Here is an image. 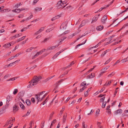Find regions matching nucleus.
<instances>
[{
  "instance_id": "603ef678",
  "label": "nucleus",
  "mask_w": 128,
  "mask_h": 128,
  "mask_svg": "<svg viewBox=\"0 0 128 128\" xmlns=\"http://www.w3.org/2000/svg\"><path fill=\"white\" fill-rule=\"evenodd\" d=\"M50 79H51V78H50V77H48V78L45 80H44V81L45 82H46L48 81Z\"/></svg>"
},
{
  "instance_id": "aec40b11",
  "label": "nucleus",
  "mask_w": 128,
  "mask_h": 128,
  "mask_svg": "<svg viewBox=\"0 0 128 128\" xmlns=\"http://www.w3.org/2000/svg\"><path fill=\"white\" fill-rule=\"evenodd\" d=\"M60 54V53H59V52H58L56 54H55L53 56V59H55L58 56V55H59V54Z\"/></svg>"
},
{
  "instance_id": "69168bd1",
  "label": "nucleus",
  "mask_w": 128,
  "mask_h": 128,
  "mask_svg": "<svg viewBox=\"0 0 128 128\" xmlns=\"http://www.w3.org/2000/svg\"><path fill=\"white\" fill-rule=\"evenodd\" d=\"M64 80H63L62 79H61L60 80H59L57 83L58 84L60 83L61 82H63Z\"/></svg>"
},
{
  "instance_id": "2eb2a0df",
  "label": "nucleus",
  "mask_w": 128,
  "mask_h": 128,
  "mask_svg": "<svg viewBox=\"0 0 128 128\" xmlns=\"http://www.w3.org/2000/svg\"><path fill=\"white\" fill-rule=\"evenodd\" d=\"M12 97H10V95L8 96L7 97V102H8L9 101L11 100L12 98Z\"/></svg>"
},
{
  "instance_id": "4468645a",
  "label": "nucleus",
  "mask_w": 128,
  "mask_h": 128,
  "mask_svg": "<svg viewBox=\"0 0 128 128\" xmlns=\"http://www.w3.org/2000/svg\"><path fill=\"white\" fill-rule=\"evenodd\" d=\"M65 4V2L64 1L63 2H62V4H61V5L58 6L57 7L58 9H59L61 8H62L63 6H64V3Z\"/></svg>"
},
{
  "instance_id": "e433bc0d",
  "label": "nucleus",
  "mask_w": 128,
  "mask_h": 128,
  "mask_svg": "<svg viewBox=\"0 0 128 128\" xmlns=\"http://www.w3.org/2000/svg\"><path fill=\"white\" fill-rule=\"evenodd\" d=\"M106 8V7H102L98 11L95 12V13H97L98 12H100L102 11L103 9Z\"/></svg>"
},
{
  "instance_id": "4c0bfd02",
  "label": "nucleus",
  "mask_w": 128,
  "mask_h": 128,
  "mask_svg": "<svg viewBox=\"0 0 128 128\" xmlns=\"http://www.w3.org/2000/svg\"><path fill=\"white\" fill-rule=\"evenodd\" d=\"M21 4L20 3H17L16 4L15 6V7H16L17 8H18L20 6H21Z\"/></svg>"
},
{
  "instance_id": "a18cd8bd",
  "label": "nucleus",
  "mask_w": 128,
  "mask_h": 128,
  "mask_svg": "<svg viewBox=\"0 0 128 128\" xmlns=\"http://www.w3.org/2000/svg\"><path fill=\"white\" fill-rule=\"evenodd\" d=\"M114 74H115V73L114 72H112L111 74H109L108 76V77L111 76H114Z\"/></svg>"
},
{
  "instance_id": "393cba45",
  "label": "nucleus",
  "mask_w": 128,
  "mask_h": 128,
  "mask_svg": "<svg viewBox=\"0 0 128 128\" xmlns=\"http://www.w3.org/2000/svg\"><path fill=\"white\" fill-rule=\"evenodd\" d=\"M66 117H67V115H66V116L64 115L63 116V120L62 121L64 123L66 121Z\"/></svg>"
},
{
  "instance_id": "dca6fc26",
  "label": "nucleus",
  "mask_w": 128,
  "mask_h": 128,
  "mask_svg": "<svg viewBox=\"0 0 128 128\" xmlns=\"http://www.w3.org/2000/svg\"><path fill=\"white\" fill-rule=\"evenodd\" d=\"M79 33L78 32L77 33H74V34H72V35H70L69 36L68 38H72L75 36V35L77 34L78 33Z\"/></svg>"
},
{
  "instance_id": "3c124183",
  "label": "nucleus",
  "mask_w": 128,
  "mask_h": 128,
  "mask_svg": "<svg viewBox=\"0 0 128 128\" xmlns=\"http://www.w3.org/2000/svg\"><path fill=\"white\" fill-rule=\"evenodd\" d=\"M56 84H57V85L56 86H55V87L54 89V90H56L58 88V87L59 84H58V83H56Z\"/></svg>"
},
{
  "instance_id": "052dcab7",
  "label": "nucleus",
  "mask_w": 128,
  "mask_h": 128,
  "mask_svg": "<svg viewBox=\"0 0 128 128\" xmlns=\"http://www.w3.org/2000/svg\"><path fill=\"white\" fill-rule=\"evenodd\" d=\"M40 32L38 31L36 32L34 34V35H36L38 34H40Z\"/></svg>"
},
{
  "instance_id": "bb28decb",
  "label": "nucleus",
  "mask_w": 128,
  "mask_h": 128,
  "mask_svg": "<svg viewBox=\"0 0 128 128\" xmlns=\"http://www.w3.org/2000/svg\"><path fill=\"white\" fill-rule=\"evenodd\" d=\"M122 62H124L128 61V56L126 58H124L121 60Z\"/></svg>"
},
{
  "instance_id": "e2e57ef3",
  "label": "nucleus",
  "mask_w": 128,
  "mask_h": 128,
  "mask_svg": "<svg viewBox=\"0 0 128 128\" xmlns=\"http://www.w3.org/2000/svg\"><path fill=\"white\" fill-rule=\"evenodd\" d=\"M120 61L119 60H118L116 62H115L114 64V66L116 65L118 63L120 62Z\"/></svg>"
},
{
  "instance_id": "ea45409f",
  "label": "nucleus",
  "mask_w": 128,
  "mask_h": 128,
  "mask_svg": "<svg viewBox=\"0 0 128 128\" xmlns=\"http://www.w3.org/2000/svg\"><path fill=\"white\" fill-rule=\"evenodd\" d=\"M18 90L17 89H15L14 91L13 92V94H16L18 92Z\"/></svg>"
},
{
  "instance_id": "f03ea898",
  "label": "nucleus",
  "mask_w": 128,
  "mask_h": 128,
  "mask_svg": "<svg viewBox=\"0 0 128 128\" xmlns=\"http://www.w3.org/2000/svg\"><path fill=\"white\" fill-rule=\"evenodd\" d=\"M14 119L12 118H10L8 120V122H6V124L4 126L5 127L7 126L9 124H11L12 122H14L15 121V118H14Z\"/></svg>"
},
{
  "instance_id": "20e7f679",
  "label": "nucleus",
  "mask_w": 128,
  "mask_h": 128,
  "mask_svg": "<svg viewBox=\"0 0 128 128\" xmlns=\"http://www.w3.org/2000/svg\"><path fill=\"white\" fill-rule=\"evenodd\" d=\"M66 24L65 23H62L60 26V28L61 29L65 30L66 29Z\"/></svg>"
},
{
  "instance_id": "c756f323",
  "label": "nucleus",
  "mask_w": 128,
  "mask_h": 128,
  "mask_svg": "<svg viewBox=\"0 0 128 128\" xmlns=\"http://www.w3.org/2000/svg\"><path fill=\"white\" fill-rule=\"evenodd\" d=\"M17 10H17V11H19L17 13H19L22 10H25V9L24 8H18L17 9Z\"/></svg>"
},
{
  "instance_id": "9b49d317",
  "label": "nucleus",
  "mask_w": 128,
  "mask_h": 128,
  "mask_svg": "<svg viewBox=\"0 0 128 128\" xmlns=\"http://www.w3.org/2000/svg\"><path fill=\"white\" fill-rule=\"evenodd\" d=\"M18 110V107L15 104L13 108V110L14 112H16Z\"/></svg>"
},
{
  "instance_id": "f3484780",
  "label": "nucleus",
  "mask_w": 128,
  "mask_h": 128,
  "mask_svg": "<svg viewBox=\"0 0 128 128\" xmlns=\"http://www.w3.org/2000/svg\"><path fill=\"white\" fill-rule=\"evenodd\" d=\"M19 105L20 107L23 110H24L25 109V107L24 105L21 102L19 103Z\"/></svg>"
},
{
  "instance_id": "cd10ccee",
  "label": "nucleus",
  "mask_w": 128,
  "mask_h": 128,
  "mask_svg": "<svg viewBox=\"0 0 128 128\" xmlns=\"http://www.w3.org/2000/svg\"><path fill=\"white\" fill-rule=\"evenodd\" d=\"M50 38V37H49L48 38H45L44 40L42 42L44 43L45 42H46Z\"/></svg>"
},
{
  "instance_id": "72a5a7b5",
  "label": "nucleus",
  "mask_w": 128,
  "mask_h": 128,
  "mask_svg": "<svg viewBox=\"0 0 128 128\" xmlns=\"http://www.w3.org/2000/svg\"><path fill=\"white\" fill-rule=\"evenodd\" d=\"M105 98V97L104 96L102 98H101L100 100V102H103L104 101Z\"/></svg>"
},
{
  "instance_id": "49530a36",
  "label": "nucleus",
  "mask_w": 128,
  "mask_h": 128,
  "mask_svg": "<svg viewBox=\"0 0 128 128\" xmlns=\"http://www.w3.org/2000/svg\"><path fill=\"white\" fill-rule=\"evenodd\" d=\"M42 54V52L41 51H39V52H37L36 54V56H38L40 54Z\"/></svg>"
},
{
  "instance_id": "de8ad7c7",
  "label": "nucleus",
  "mask_w": 128,
  "mask_h": 128,
  "mask_svg": "<svg viewBox=\"0 0 128 128\" xmlns=\"http://www.w3.org/2000/svg\"><path fill=\"white\" fill-rule=\"evenodd\" d=\"M44 27H42L40 28V29L38 30V31L41 32H42L44 30Z\"/></svg>"
},
{
  "instance_id": "338daca9",
  "label": "nucleus",
  "mask_w": 128,
  "mask_h": 128,
  "mask_svg": "<svg viewBox=\"0 0 128 128\" xmlns=\"http://www.w3.org/2000/svg\"><path fill=\"white\" fill-rule=\"evenodd\" d=\"M31 100L32 102L34 103L35 102V100L34 98H32L31 99Z\"/></svg>"
},
{
  "instance_id": "f704fd0d",
  "label": "nucleus",
  "mask_w": 128,
  "mask_h": 128,
  "mask_svg": "<svg viewBox=\"0 0 128 128\" xmlns=\"http://www.w3.org/2000/svg\"><path fill=\"white\" fill-rule=\"evenodd\" d=\"M82 126H83V128H87V126L86 125V126H85V122H83L82 124Z\"/></svg>"
},
{
  "instance_id": "7c9ffc66",
  "label": "nucleus",
  "mask_w": 128,
  "mask_h": 128,
  "mask_svg": "<svg viewBox=\"0 0 128 128\" xmlns=\"http://www.w3.org/2000/svg\"><path fill=\"white\" fill-rule=\"evenodd\" d=\"M110 67L109 66H107L106 67L104 68V69H103L101 70L102 71H105V72H106V70H107Z\"/></svg>"
},
{
  "instance_id": "39448f33",
  "label": "nucleus",
  "mask_w": 128,
  "mask_h": 128,
  "mask_svg": "<svg viewBox=\"0 0 128 128\" xmlns=\"http://www.w3.org/2000/svg\"><path fill=\"white\" fill-rule=\"evenodd\" d=\"M59 45H56L55 46H50L49 47L47 48L48 50H51L54 49L55 48L58 46Z\"/></svg>"
},
{
  "instance_id": "09e8293b",
  "label": "nucleus",
  "mask_w": 128,
  "mask_h": 128,
  "mask_svg": "<svg viewBox=\"0 0 128 128\" xmlns=\"http://www.w3.org/2000/svg\"><path fill=\"white\" fill-rule=\"evenodd\" d=\"M86 83L85 81H84L81 84V85L83 86L86 85Z\"/></svg>"
},
{
  "instance_id": "c9c22d12",
  "label": "nucleus",
  "mask_w": 128,
  "mask_h": 128,
  "mask_svg": "<svg viewBox=\"0 0 128 128\" xmlns=\"http://www.w3.org/2000/svg\"><path fill=\"white\" fill-rule=\"evenodd\" d=\"M86 87L85 86H84L82 88H81L79 91V92H81L83 91L86 88Z\"/></svg>"
},
{
  "instance_id": "473e14b6",
  "label": "nucleus",
  "mask_w": 128,
  "mask_h": 128,
  "mask_svg": "<svg viewBox=\"0 0 128 128\" xmlns=\"http://www.w3.org/2000/svg\"><path fill=\"white\" fill-rule=\"evenodd\" d=\"M54 112H53L52 113H51L50 114V118H49V120H51L52 119V118L53 116V114H54Z\"/></svg>"
},
{
  "instance_id": "5701e85b",
  "label": "nucleus",
  "mask_w": 128,
  "mask_h": 128,
  "mask_svg": "<svg viewBox=\"0 0 128 128\" xmlns=\"http://www.w3.org/2000/svg\"><path fill=\"white\" fill-rule=\"evenodd\" d=\"M112 80H111L109 81L108 82H106L105 84H104V86H106L107 85H109L112 82Z\"/></svg>"
},
{
  "instance_id": "79ce46f5",
  "label": "nucleus",
  "mask_w": 128,
  "mask_h": 128,
  "mask_svg": "<svg viewBox=\"0 0 128 128\" xmlns=\"http://www.w3.org/2000/svg\"><path fill=\"white\" fill-rule=\"evenodd\" d=\"M33 15L32 14L30 15L28 17L26 18V20H28L31 19Z\"/></svg>"
},
{
  "instance_id": "423d86ee",
  "label": "nucleus",
  "mask_w": 128,
  "mask_h": 128,
  "mask_svg": "<svg viewBox=\"0 0 128 128\" xmlns=\"http://www.w3.org/2000/svg\"><path fill=\"white\" fill-rule=\"evenodd\" d=\"M99 16L100 14H99L96 17H94L93 18L91 22V23H92L93 22H96L98 20Z\"/></svg>"
},
{
  "instance_id": "0e129e2a",
  "label": "nucleus",
  "mask_w": 128,
  "mask_h": 128,
  "mask_svg": "<svg viewBox=\"0 0 128 128\" xmlns=\"http://www.w3.org/2000/svg\"><path fill=\"white\" fill-rule=\"evenodd\" d=\"M14 56H12L10 58L8 59V60H10L12 59H14Z\"/></svg>"
},
{
  "instance_id": "680f3d73",
  "label": "nucleus",
  "mask_w": 128,
  "mask_h": 128,
  "mask_svg": "<svg viewBox=\"0 0 128 128\" xmlns=\"http://www.w3.org/2000/svg\"><path fill=\"white\" fill-rule=\"evenodd\" d=\"M6 12V9H4L3 10H2L0 11V12Z\"/></svg>"
},
{
  "instance_id": "f257e3e1",
  "label": "nucleus",
  "mask_w": 128,
  "mask_h": 128,
  "mask_svg": "<svg viewBox=\"0 0 128 128\" xmlns=\"http://www.w3.org/2000/svg\"><path fill=\"white\" fill-rule=\"evenodd\" d=\"M42 79V78L40 76H34L32 79L29 82L30 84L28 86V87H32L33 86L40 83V80Z\"/></svg>"
},
{
  "instance_id": "6ab92c4d",
  "label": "nucleus",
  "mask_w": 128,
  "mask_h": 128,
  "mask_svg": "<svg viewBox=\"0 0 128 128\" xmlns=\"http://www.w3.org/2000/svg\"><path fill=\"white\" fill-rule=\"evenodd\" d=\"M68 71H67L65 72L64 74H63L61 75L59 77V78H62L64 76H65L66 74L68 73Z\"/></svg>"
},
{
  "instance_id": "864d4df0",
  "label": "nucleus",
  "mask_w": 128,
  "mask_h": 128,
  "mask_svg": "<svg viewBox=\"0 0 128 128\" xmlns=\"http://www.w3.org/2000/svg\"><path fill=\"white\" fill-rule=\"evenodd\" d=\"M15 80V79L14 78H10L8 80H7V81H10V80L13 81Z\"/></svg>"
},
{
  "instance_id": "13d9d810",
  "label": "nucleus",
  "mask_w": 128,
  "mask_h": 128,
  "mask_svg": "<svg viewBox=\"0 0 128 128\" xmlns=\"http://www.w3.org/2000/svg\"><path fill=\"white\" fill-rule=\"evenodd\" d=\"M118 88H116L115 90V92H114V95H115L116 94L118 90Z\"/></svg>"
},
{
  "instance_id": "a878e982",
  "label": "nucleus",
  "mask_w": 128,
  "mask_h": 128,
  "mask_svg": "<svg viewBox=\"0 0 128 128\" xmlns=\"http://www.w3.org/2000/svg\"><path fill=\"white\" fill-rule=\"evenodd\" d=\"M35 11H40L42 10V8H41L37 7L35 8Z\"/></svg>"
},
{
  "instance_id": "0eeeda50",
  "label": "nucleus",
  "mask_w": 128,
  "mask_h": 128,
  "mask_svg": "<svg viewBox=\"0 0 128 128\" xmlns=\"http://www.w3.org/2000/svg\"><path fill=\"white\" fill-rule=\"evenodd\" d=\"M122 110L121 109H119L116 110L114 112V114H116L118 113H122Z\"/></svg>"
},
{
  "instance_id": "9d476101",
  "label": "nucleus",
  "mask_w": 128,
  "mask_h": 128,
  "mask_svg": "<svg viewBox=\"0 0 128 128\" xmlns=\"http://www.w3.org/2000/svg\"><path fill=\"white\" fill-rule=\"evenodd\" d=\"M86 21L85 20H83L81 24L80 25V27H82V26L85 25L86 23Z\"/></svg>"
},
{
  "instance_id": "c85d7f7f",
  "label": "nucleus",
  "mask_w": 128,
  "mask_h": 128,
  "mask_svg": "<svg viewBox=\"0 0 128 128\" xmlns=\"http://www.w3.org/2000/svg\"><path fill=\"white\" fill-rule=\"evenodd\" d=\"M105 72V71H102L98 75V77L99 78Z\"/></svg>"
},
{
  "instance_id": "8fccbe9b",
  "label": "nucleus",
  "mask_w": 128,
  "mask_h": 128,
  "mask_svg": "<svg viewBox=\"0 0 128 128\" xmlns=\"http://www.w3.org/2000/svg\"><path fill=\"white\" fill-rule=\"evenodd\" d=\"M27 29V27H24L21 30V32H22L24 31H25Z\"/></svg>"
},
{
  "instance_id": "2f4dec72",
  "label": "nucleus",
  "mask_w": 128,
  "mask_h": 128,
  "mask_svg": "<svg viewBox=\"0 0 128 128\" xmlns=\"http://www.w3.org/2000/svg\"><path fill=\"white\" fill-rule=\"evenodd\" d=\"M62 0H60V1H58L57 4V8L58 6L61 5V4H62Z\"/></svg>"
},
{
  "instance_id": "ddd939ff",
  "label": "nucleus",
  "mask_w": 128,
  "mask_h": 128,
  "mask_svg": "<svg viewBox=\"0 0 128 128\" xmlns=\"http://www.w3.org/2000/svg\"><path fill=\"white\" fill-rule=\"evenodd\" d=\"M10 46V44L9 43H8L4 44L3 46L4 48H8Z\"/></svg>"
},
{
  "instance_id": "1a4fd4ad",
  "label": "nucleus",
  "mask_w": 128,
  "mask_h": 128,
  "mask_svg": "<svg viewBox=\"0 0 128 128\" xmlns=\"http://www.w3.org/2000/svg\"><path fill=\"white\" fill-rule=\"evenodd\" d=\"M104 28L103 26H100L97 27L96 29L98 30H102Z\"/></svg>"
},
{
  "instance_id": "412c9836",
  "label": "nucleus",
  "mask_w": 128,
  "mask_h": 128,
  "mask_svg": "<svg viewBox=\"0 0 128 128\" xmlns=\"http://www.w3.org/2000/svg\"><path fill=\"white\" fill-rule=\"evenodd\" d=\"M33 48H34L33 47H32L30 48H28L26 50V52H30L32 51V49Z\"/></svg>"
},
{
  "instance_id": "7ed1b4c3",
  "label": "nucleus",
  "mask_w": 128,
  "mask_h": 128,
  "mask_svg": "<svg viewBox=\"0 0 128 128\" xmlns=\"http://www.w3.org/2000/svg\"><path fill=\"white\" fill-rule=\"evenodd\" d=\"M107 18L106 16V15H104L101 20V22L102 24H104L105 23Z\"/></svg>"
},
{
  "instance_id": "6e6d98bb",
  "label": "nucleus",
  "mask_w": 128,
  "mask_h": 128,
  "mask_svg": "<svg viewBox=\"0 0 128 128\" xmlns=\"http://www.w3.org/2000/svg\"><path fill=\"white\" fill-rule=\"evenodd\" d=\"M46 94H44L43 96L41 98H40V101H41L42 100H43V98L46 96Z\"/></svg>"
},
{
  "instance_id": "c03bdc74",
  "label": "nucleus",
  "mask_w": 128,
  "mask_h": 128,
  "mask_svg": "<svg viewBox=\"0 0 128 128\" xmlns=\"http://www.w3.org/2000/svg\"><path fill=\"white\" fill-rule=\"evenodd\" d=\"M10 76V75L8 74H7L5 76H4V78L5 79H6L7 78H8Z\"/></svg>"
},
{
  "instance_id": "a211bd4d",
  "label": "nucleus",
  "mask_w": 128,
  "mask_h": 128,
  "mask_svg": "<svg viewBox=\"0 0 128 128\" xmlns=\"http://www.w3.org/2000/svg\"><path fill=\"white\" fill-rule=\"evenodd\" d=\"M26 103L28 106H30L31 104V101L30 100H26Z\"/></svg>"
},
{
  "instance_id": "4d7b16f0",
  "label": "nucleus",
  "mask_w": 128,
  "mask_h": 128,
  "mask_svg": "<svg viewBox=\"0 0 128 128\" xmlns=\"http://www.w3.org/2000/svg\"><path fill=\"white\" fill-rule=\"evenodd\" d=\"M106 112L108 114H110L111 113V111L110 109L107 110Z\"/></svg>"
},
{
  "instance_id": "bf43d9fd",
  "label": "nucleus",
  "mask_w": 128,
  "mask_h": 128,
  "mask_svg": "<svg viewBox=\"0 0 128 128\" xmlns=\"http://www.w3.org/2000/svg\"><path fill=\"white\" fill-rule=\"evenodd\" d=\"M84 94L85 96H88V93L86 91L84 92Z\"/></svg>"
},
{
  "instance_id": "58836bf2",
  "label": "nucleus",
  "mask_w": 128,
  "mask_h": 128,
  "mask_svg": "<svg viewBox=\"0 0 128 128\" xmlns=\"http://www.w3.org/2000/svg\"><path fill=\"white\" fill-rule=\"evenodd\" d=\"M18 35H19L18 34H16L14 36L12 37V38L13 39H14L15 38H17L18 37H19Z\"/></svg>"
},
{
  "instance_id": "f8f14e48",
  "label": "nucleus",
  "mask_w": 128,
  "mask_h": 128,
  "mask_svg": "<svg viewBox=\"0 0 128 128\" xmlns=\"http://www.w3.org/2000/svg\"><path fill=\"white\" fill-rule=\"evenodd\" d=\"M95 76V73H93V74L91 73V75H89L88 76L89 78H94Z\"/></svg>"
},
{
  "instance_id": "b1692460",
  "label": "nucleus",
  "mask_w": 128,
  "mask_h": 128,
  "mask_svg": "<svg viewBox=\"0 0 128 128\" xmlns=\"http://www.w3.org/2000/svg\"><path fill=\"white\" fill-rule=\"evenodd\" d=\"M86 40L85 41V42L84 43H82V44H78L76 45L75 47V48H76L78 47L79 46H80L82 44H84L86 42Z\"/></svg>"
},
{
  "instance_id": "a19ab883",
  "label": "nucleus",
  "mask_w": 128,
  "mask_h": 128,
  "mask_svg": "<svg viewBox=\"0 0 128 128\" xmlns=\"http://www.w3.org/2000/svg\"><path fill=\"white\" fill-rule=\"evenodd\" d=\"M65 108V106H63L62 108V110L60 111V112L61 113V114H62L64 111V109Z\"/></svg>"
},
{
  "instance_id": "5fc2aeb1",
  "label": "nucleus",
  "mask_w": 128,
  "mask_h": 128,
  "mask_svg": "<svg viewBox=\"0 0 128 128\" xmlns=\"http://www.w3.org/2000/svg\"><path fill=\"white\" fill-rule=\"evenodd\" d=\"M101 123L100 122H97V124L98 126L99 127H100V126H101Z\"/></svg>"
},
{
  "instance_id": "774afa93",
  "label": "nucleus",
  "mask_w": 128,
  "mask_h": 128,
  "mask_svg": "<svg viewBox=\"0 0 128 128\" xmlns=\"http://www.w3.org/2000/svg\"><path fill=\"white\" fill-rule=\"evenodd\" d=\"M128 10V7L126 8V9L123 11L121 13H123L124 12H126Z\"/></svg>"
},
{
  "instance_id": "4be33fe9",
  "label": "nucleus",
  "mask_w": 128,
  "mask_h": 128,
  "mask_svg": "<svg viewBox=\"0 0 128 128\" xmlns=\"http://www.w3.org/2000/svg\"><path fill=\"white\" fill-rule=\"evenodd\" d=\"M59 17H60V16L58 15L52 18L51 19V20L52 21H53L59 18Z\"/></svg>"
},
{
  "instance_id": "37998d69",
  "label": "nucleus",
  "mask_w": 128,
  "mask_h": 128,
  "mask_svg": "<svg viewBox=\"0 0 128 128\" xmlns=\"http://www.w3.org/2000/svg\"><path fill=\"white\" fill-rule=\"evenodd\" d=\"M74 64V62L73 61L69 65H68V67H70L72 66Z\"/></svg>"
},
{
  "instance_id": "6e6552de",
  "label": "nucleus",
  "mask_w": 128,
  "mask_h": 128,
  "mask_svg": "<svg viewBox=\"0 0 128 128\" xmlns=\"http://www.w3.org/2000/svg\"><path fill=\"white\" fill-rule=\"evenodd\" d=\"M36 96V99L38 101V102L37 103V104L40 101V95L38 94H36L35 95Z\"/></svg>"
}]
</instances>
